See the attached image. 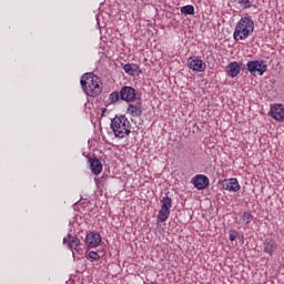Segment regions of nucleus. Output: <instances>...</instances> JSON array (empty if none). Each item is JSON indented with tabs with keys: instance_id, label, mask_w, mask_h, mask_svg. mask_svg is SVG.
Instances as JSON below:
<instances>
[{
	"instance_id": "f257e3e1",
	"label": "nucleus",
	"mask_w": 284,
	"mask_h": 284,
	"mask_svg": "<svg viewBox=\"0 0 284 284\" xmlns=\"http://www.w3.org/2000/svg\"><path fill=\"white\" fill-rule=\"evenodd\" d=\"M80 83L88 97H99L103 92V82L94 73H84L81 77Z\"/></svg>"
},
{
	"instance_id": "f03ea898",
	"label": "nucleus",
	"mask_w": 284,
	"mask_h": 284,
	"mask_svg": "<svg viewBox=\"0 0 284 284\" xmlns=\"http://www.w3.org/2000/svg\"><path fill=\"white\" fill-rule=\"evenodd\" d=\"M254 33V20L250 16L242 17L236 23L233 38L235 41H243Z\"/></svg>"
},
{
	"instance_id": "7ed1b4c3",
	"label": "nucleus",
	"mask_w": 284,
	"mask_h": 284,
	"mask_svg": "<svg viewBox=\"0 0 284 284\" xmlns=\"http://www.w3.org/2000/svg\"><path fill=\"white\" fill-rule=\"evenodd\" d=\"M111 130L116 139H125L130 136L132 125L125 115L115 116L111 120Z\"/></svg>"
},
{
	"instance_id": "20e7f679",
	"label": "nucleus",
	"mask_w": 284,
	"mask_h": 284,
	"mask_svg": "<svg viewBox=\"0 0 284 284\" xmlns=\"http://www.w3.org/2000/svg\"><path fill=\"white\" fill-rule=\"evenodd\" d=\"M246 70H248L250 74L253 77H256V72L260 77H263V74L267 72V64L261 60L248 61L246 63Z\"/></svg>"
},
{
	"instance_id": "39448f33",
	"label": "nucleus",
	"mask_w": 284,
	"mask_h": 284,
	"mask_svg": "<svg viewBox=\"0 0 284 284\" xmlns=\"http://www.w3.org/2000/svg\"><path fill=\"white\" fill-rule=\"evenodd\" d=\"M63 244L69 247L72 252H77L78 254H81L83 252V244H81V240L77 235L68 234L63 239Z\"/></svg>"
},
{
	"instance_id": "423d86ee",
	"label": "nucleus",
	"mask_w": 284,
	"mask_h": 284,
	"mask_svg": "<svg viewBox=\"0 0 284 284\" xmlns=\"http://www.w3.org/2000/svg\"><path fill=\"white\" fill-rule=\"evenodd\" d=\"M161 203L162 206L158 214V221L160 223H165L170 216V210L172 209V199L170 196H165L161 200Z\"/></svg>"
},
{
	"instance_id": "0eeeda50",
	"label": "nucleus",
	"mask_w": 284,
	"mask_h": 284,
	"mask_svg": "<svg viewBox=\"0 0 284 284\" xmlns=\"http://www.w3.org/2000/svg\"><path fill=\"white\" fill-rule=\"evenodd\" d=\"M120 99L126 101V103L136 101V89L132 87H123L120 91Z\"/></svg>"
},
{
	"instance_id": "6e6552de",
	"label": "nucleus",
	"mask_w": 284,
	"mask_h": 284,
	"mask_svg": "<svg viewBox=\"0 0 284 284\" xmlns=\"http://www.w3.org/2000/svg\"><path fill=\"white\" fill-rule=\"evenodd\" d=\"M128 113L131 114V116L139 119L143 114V103L141 102V99L134 100L132 103L129 104Z\"/></svg>"
},
{
	"instance_id": "1a4fd4ad",
	"label": "nucleus",
	"mask_w": 284,
	"mask_h": 284,
	"mask_svg": "<svg viewBox=\"0 0 284 284\" xmlns=\"http://www.w3.org/2000/svg\"><path fill=\"white\" fill-rule=\"evenodd\" d=\"M187 64L190 70L194 72H205L206 64L199 58H189Z\"/></svg>"
},
{
	"instance_id": "9d476101",
	"label": "nucleus",
	"mask_w": 284,
	"mask_h": 284,
	"mask_svg": "<svg viewBox=\"0 0 284 284\" xmlns=\"http://www.w3.org/2000/svg\"><path fill=\"white\" fill-rule=\"evenodd\" d=\"M263 250L265 254H268V256H272L276 250H278V244L276 243V240L272 237H267L263 242Z\"/></svg>"
},
{
	"instance_id": "9b49d317",
	"label": "nucleus",
	"mask_w": 284,
	"mask_h": 284,
	"mask_svg": "<svg viewBox=\"0 0 284 284\" xmlns=\"http://www.w3.org/2000/svg\"><path fill=\"white\" fill-rule=\"evenodd\" d=\"M222 190H227L229 192H239L241 190V184L236 178L225 179L222 182Z\"/></svg>"
},
{
	"instance_id": "f8f14e48",
	"label": "nucleus",
	"mask_w": 284,
	"mask_h": 284,
	"mask_svg": "<svg viewBox=\"0 0 284 284\" xmlns=\"http://www.w3.org/2000/svg\"><path fill=\"white\" fill-rule=\"evenodd\" d=\"M192 183L196 190H205L210 185V179L203 174H197L192 179Z\"/></svg>"
},
{
	"instance_id": "ddd939ff",
	"label": "nucleus",
	"mask_w": 284,
	"mask_h": 284,
	"mask_svg": "<svg viewBox=\"0 0 284 284\" xmlns=\"http://www.w3.org/2000/svg\"><path fill=\"white\" fill-rule=\"evenodd\" d=\"M100 244H101V234L91 232L87 235L85 237L87 247L94 248V247H99Z\"/></svg>"
},
{
	"instance_id": "4468645a",
	"label": "nucleus",
	"mask_w": 284,
	"mask_h": 284,
	"mask_svg": "<svg viewBox=\"0 0 284 284\" xmlns=\"http://www.w3.org/2000/svg\"><path fill=\"white\" fill-rule=\"evenodd\" d=\"M271 116L275 119V121L283 122L284 121V105L283 104H274L271 108Z\"/></svg>"
},
{
	"instance_id": "2eb2a0df",
	"label": "nucleus",
	"mask_w": 284,
	"mask_h": 284,
	"mask_svg": "<svg viewBox=\"0 0 284 284\" xmlns=\"http://www.w3.org/2000/svg\"><path fill=\"white\" fill-rule=\"evenodd\" d=\"M89 163L92 174L99 175L103 172V164L99 158H89Z\"/></svg>"
},
{
	"instance_id": "dca6fc26",
	"label": "nucleus",
	"mask_w": 284,
	"mask_h": 284,
	"mask_svg": "<svg viewBox=\"0 0 284 284\" xmlns=\"http://www.w3.org/2000/svg\"><path fill=\"white\" fill-rule=\"evenodd\" d=\"M226 72L229 74V77H239L240 72H241V67L239 65V62H231L227 67H226Z\"/></svg>"
},
{
	"instance_id": "f3484780",
	"label": "nucleus",
	"mask_w": 284,
	"mask_h": 284,
	"mask_svg": "<svg viewBox=\"0 0 284 284\" xmlns=\"http://www.w3.org/2000/svg\"><path fill=\"white\" fill-rule=\"evenodd\" d=\"M123 70L126 74L134 77L135 72L139 71V67L135 63H128L123 67Z\"/></svg>"
},
{
	"instance_id": "a211bd4d",
	"label": "nucleus",
	"mask_w": 284,
	"mask_h": 284,
	"mask_svg": "<svg viewBox=\"0 0 284 284\" xmlns=\"http://www.w3.org/2000/svg\"><path fill=\"white\" fill-rule=\"evenodd\" d=\"M181 13L182 14H194V6L192 4H186L181 8Z\"/></svg>"
},
{
	"instance_id": "6ab92c4d",
	"label": "nucleus",
	"mask_w": 284,
	"mask_h": 284,
	"mask_svg": "<svg viewBox=\"0 0 284 284\" xmlns=\"http://www.w3.org/2000/svg\"><path fill=\"white\" fill-rule=\"evenodd\" d=\"M119 99H121V93L119 91L112 92L109 97L110 103H116V101H119Z\"/></svg>"
},
{
	"instance_id": "aec40b11",
	"label": "nucleus",
	"mask_w": 284,
	"mask_h": 284,
	"mask_svg": "<svg viewBox=\"0 0 284 284\" xmlns=\"http://www.w3.org/2000/svg\"><path fill=\"white\" fill-rule=\"evenodd\" d=\"M253 219L254 217L252 216L251 212H244L243 215H242V221L244 223H252Z\"/></svg>"
},
{
	"instance_id": "412c9836",
	"label": "nucleus",
	"mask_w": 284,
	"mask_h": 284,
	"mask_svg": "<svg viewBox=\"0 0 284 284\" xmlns=\"http://www.w3.org/2000/svg\"><path fill=\"white\" fill-rule=\"evenodd\" d=\"M237 3L241 4L244 10H247V8H252V3L250 2V0H237Z\"/></svg>"
},
{
	"instance_id": "4be33fe9",
	"label": "nucleus",
	"mask_w": 284,
	"mask_h": 284,
	"mask_svg": "<svg viewBox=\"0 0 284 284\" xmlns=\"http://www.w3.org/2000/svg\"><path fill=\"white\" fill-rule=\"evenodd\" d=\"M89 258H92L93 261H99V258H101V255L94 251H91L89 253Z\"/></svg>"
},
{
	"instance_id": "5701e85b",
	"label": "nucleus",
	"mask_w": 284,
	"mask_h": 284,
	"mask_svg": "<svg viewBox=\"0 0 284 284\" xmlns=\"http://www.w3.org/2000/svg\"><path fill=\"white\" fill-rule=\"evenodd\" d=\"M229 239L230 241H236V234H234V231L230 232Z\"/></svg>"
}]
</instances>
